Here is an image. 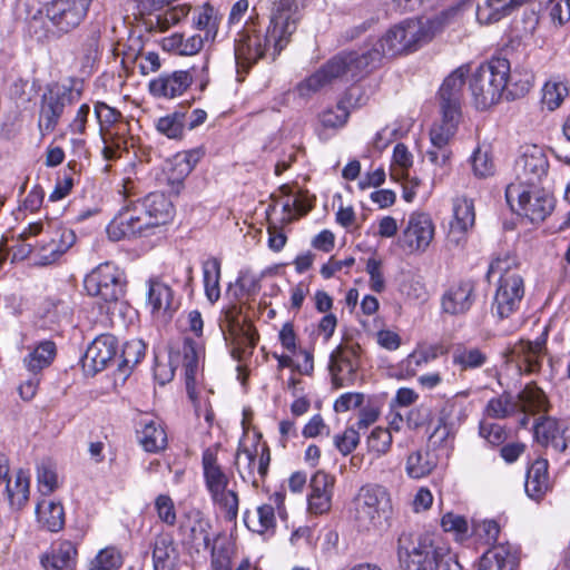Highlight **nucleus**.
Segmentation results:
<instances>
[{"label": "nucleus", "instance_id": "9d476101", "mask_svg": "<svg viewBox=\"0 0 570 570\" xmlns=\"http://www.w3.org/2000/svg\"><path fill=\"white\" fill-rule=\"evenodd\" d=\"M535 414L548 411V401L541 389L535 385L528 384L513 397L509 393H503L497 397H492L484 413L492 419H505L517 412Z\"/></svg>", "mask_w": 570, "mask_h": 570}, {"label": "nucleus", "instance_id": "423d86ee", "mask_svg": "<svg viewBox=\"0 0 570 570\" xmlns=\"http://www.w3.org/2000/svg\"><path fill=\"white\" fill-rule=\"evenodd\" d=\"M284 48L269 27L262 30L257 20L250 17L236 39L235 58L238 65L249 67L265 57L275 60Z\"/></svg>", "mask_w": 570, "mask_h": 570}, {"label": "nucleus", "instance_id": "09e8293b", "mask_svg": "<svg viewBox=\"0 0 570 570\" xmlns=\"http://www.w3.org/2000/svg\"><path fill=\"white\" fill-rule=\"evenodd\" d=\"M245 523L247 527L259 534H263L269 530H274L276 527L275 508L271 503H265L256 509V513L253 518L248 513L245 514Z\"/></svg>", "mask_w": 570, "mask_h": 570}, {"label": "nucleus", "instance_id": "7ed1b4c3", "mask_svg": "<svg viewBox=\"0 0 570 570\" xmlns=\"http://www.w3.org/2000/svg\"><path fill=\"white\" fill-rule=\"evenodd\" d=\"M499 276L497 289L491 303V313L498 320L510 318L523 301L525 286L514 256L505 254L493 259L489 266L488 277Z\"/></svg>", "mask_w": 570, "mask_h": 570}, {"label": "nucleus", "instance_id": "f3484780", "mask_svg": "<svg viewBox=\"0 0 570 570\" xmlns=\"http://www.w3.org/2000/svg\"><path fill=\"white\" fill-rule=\"evenodd\" d=\"M361 347L358 344L337 346L330 356V373L335 389L354 384L360 367Z\"/></svg>", "mask_w": 570, "mask_h": 570}, {"label": "nucleus", "instance_id": "0e129e2a", "mask_svg": "<svg viewBox=\"0 0 570 570\" xmlns=\"http://www.w3.org/2000/svg\"><path fill=\"white\" fill-rule=\"evenodd\" d=\"M471 164L476 177L485 178L494 174V163L487 149L476 148L471 157Z\"/></svg>", "mask_w": 570, "mask_h": 570}, {"label": "nucleus", "instance_id": "ddd939ff", "mask_svg": "<svg viewBox=\"0 0 570 570\" xmlns=\"http://www.w3.org/2000/svg\"><path fill=\"white\" fill-rule=\"evenodd\" d=\"M88 295L101 301L117 302L124 293L120 271L111 263H104L92 269L83 281Z\"/></svg>", "mask_w": 570, "mask_h": 570}, {"label": "nucleus", "instance_id": "4d7b16f0", "mask_svg": "<svg viewBox=\"0 0 570 570\" xmlns=\"http://www.w3.org/2000/svg\"><path fill=\"white\" fill-rule=\"evenodd\" d=\"M413 165V156L404 144H397L393 150V163L391 166V177L395 180L404 179L407 170Z\"/></svg>", "mask_w": 570, "mask_h": 570}, {"label": "nucleus", "instance_id": "0eeeda50", "mask_svg": "<svg viewBox=\"0 0 570 570\" xmlns=\"http://www.w3.org/2000/svg\"><path fill=\"white\" fill-rule=\"evenodd\" d=\"M509 72L510 62L505 58H493L476 69L470 82L476 108L487 109L499 102L508 86Z\"/></svg>", "mask_w": 570, "mask_h": 570}, {"label": "nucleus", "instance_id": "6ab92c4d", "mask_svg": "<svg viewBox=\"0 0 570 570\" xmlns=\"http://www.w3.org/2000/svg\"><path fill=\"white\" fill-rule=\"evenodd\" d=\"M302 0H275L273 3L269 29L278 45H285L291 41V37L297 29L301 19Z\"/></svg>", "mask_w": 570, "mask_h": 570}, {"label": "nucleus", "instance_id": "052dcab7", "mask_svg": "<svg viewBox=\"0 0 570 570\" xmlns=\"http://www.w3.org/2000/svg\"><path fill=\"white\" fill-rule=\"evenodd\" d=\"M189 165H185L180 159L174 156L167 168V181L171 191L179 194L183 188L185 178L190 174Z\"/></svg>", "mask_w": 570, "mask_h": 570}, {"label": "nucleus", "instance_id": "3c124183", "mask_svg": "<svg viewBox=\"0 0 570 570\" xmlns=\"http://www.w3.org/2000/svg\"><path fill=\"white\" fill-rule=\"evenodd\" d=\"M193 24L198 30L206 31L205 40H214L218 31L217 12L209 3L198 8L193 16Z\"/></svg>", "mask_w": 570, "mask_h": 570}, {"label": "nucleus", "instance_id": "a18cd8bd", "mask_svg": "<svg viewBox=\"0 0 570 570\" xmlns=\"http://www.w3.org/2000/svg\"><path fill=\"white\" fill-rule=\"evenodd\" d=\"M203 278L205 294L208 301L213 304L220 297V262L212 257L203 264Z\"/></svg>", "mask_w": 570, "mask_h": 570}, {"label": "nucleus", "instance_id": "20e7f679", "mask_svg": "<svg viewBox=\"0 0 570 570\" xmlns=\"http://www.w3.org/2000/svg\"><path fill=\"white\" fill-rule=\"evenodd\" d=\"M351 515L360 531L383 530L393 517L391 492L379 483L362 485L352 500Z\"/></svg>", "mask_w": 570, "mask_h": 570}, {"label": "nucleus", "instance_id": "4468645a", "mask_svg": "<svg viewBox=\"0 0 570 570\" xmlns=\"http://www.w3.org/2000/svg\"><path fill=\"white\" fill-rule=\"evenodd\" d=\"M435 235V225L431 216L423 212H413L399 237L400 246L409 254L426 252Z\"/></svg>", "mask_w": 570, "mask_h": 570}, {"label": "nucleus", "instance_id": "5701e85b", "mask_svg": "<svg viewBox=\"0 0 570 570\" xmlns=\"http://www.w3.org/2000/svg\"><path fill=\"white\" fill-rule=\"evenodd\" d=\"M193 83L188 70L164 72L149 81L148 89L156 98L174 99L181 96Z\"/></svg>", "mask_w": 570, "mask_h": 570}, {"label": "nucleus", "instance_id": "c85d7f7f", "mask_svg": "<svg viewBox=\"0 0 570 570\" xmlns=\"http://www.w3.org/2000/svg\"><path fill=\"white\" fill-rule=\"evenodd\" d=\"M148 305L153 315L165 322L171 318L177 307L173 289L159 281H150L149 283Z\"/></svg>", "mask_w": 570, "mask_h": 570}, {"label": "nucleus", "instance_id": "c03bdc74", "mask_svg": "<svg viewBox=\"0 0 570 570\" xmlns=\"http://www.w3.org/2000/svg\"><path fill=\"white\" fill-rule=\"evenodd\" d=\"M57 353L56 344L52 341L40 342L28 356L24 357V365L31 372H38L49 366Z\"/></svg>", "mask_w": 570, "mask_h": 570}, {"label": "nucleus", "instance_id": "4be33fe9", "mask_svg": "<svg viewBox=\"0 0 570 570\" xmlns=\"http://www.w3.org/2000/svg\"><path fill=\"white\" fill-rule=\"evenodd\" d=\"M468 73L469 67L460 66L445 78L439 91L441 114L461 116L463 87Z\"/></svg>", "mask_w": 570, "mask_h": 570}, {"label": "nucleus", "instance_id": "774afa93", "mask_svg": "<svg viewBox=\"0 0 570 570\" xmlns=\"http://www.w3.org/2000/svg\"><path fill=\"white\" fill-rule=\"evenodd\" d=\"M560 428L561 422L556 419L542 417L533 426L534 438L540 444L547 446Z\"/></svg>", "mask_w": 570, "mask_h": 570}, {"label": "nucleus", "instance_id": "72a5a7b5", "mask_svg": "<svg viewBox=\"0 0 570 570\" xmlns=\"http://www.w3.org/2000/svg\"><path fill=\"white\" fill-rule=\"evenodd\" d=\"M518 558L509 544H498L489 549L480 559L479 570H515Z\"/></svg>", "mask_w": 570, "mask_h": 570}, {"label": "nucleus", "instance_id": "bf43d9fd", "mask_svg": "<svg viewBox=\"0 0 570 570\" xmlns=\"http://www.w3.org/2000/svg\"><path fill=\"white\" fill-rule=\"evenodd\" d=\"M392 440L389 429L375 428L366 441L368 452L373 453L376 458L386 454L391 449Z\"/></svg>", "mask_w": 570, "mask_h": 570}, {"label": "nucleus", "instance_id": "ea45409f", "mask_svg": "<svg viewBox=\"0 0 570 570\" xmlns=\"http://www.w3.org/2000/svg\"><path fill=\"white\" fill-rule=\"evenodd\" d=\"M435 455L428 450H416L409 454L405 472L412 479L428 476L436 466Z\"/></svg>", "mask_w": 570, "mask_h": 570}, {"label": "nucleus", "instance_id": "9b49d317", "mask_svg": "<svg viewBox=\"0 0 570 570\" xmlns=\"http://www.w3.org/2000/svg\"><path fill=\"white\" fill-rule=\"evenodd\" d=\"M81 97L79 90L62 83L49 85L40 98L38 114V129L41 136L49 135L55 131L65 109Z\"/></svg>", "mask_w": 570, "mask_h": 570}, {"label": "nucleus", "instance_id": "f704fd0d", "mask_svg": "<svg viewBox=\"0 0 570 570\" xmlns=\"http://www.w3.org/2000/svg\"><path fill=\"white\" fill-rule=\"evenodd\" d=\"M470 394V390H464L449 399L441 410L440 420L454 426L464 422L471 410V403L468 402Z\"/></svg>", "mask_w": 570, "mask_h": 570}, {"label": "nucleus", "instance_id": "b1692460", "mask_svg": "<svg viewBox=\"0 0 570 570\" xmlns=\"http://www.w3.org/2000/svg\"><path fill=\"white\" fill-rule=\"evenodd\" d=\"M148 228L140 216L136 203L122 208L107 226V234L111 240H120L140 234Z\"/></svg>", "mask_w": 570, "mask_h": 570}, {"label": "nucleus", "instance_id": "aec40b11", "mask_svg": "<svg viewBox=\"0 0 570 570\" xmlns=\"http://www.w3.org/2000/svg\"><path fill=\"white\" fill-rule=\"evenodd\" d=\"M184 544L199 551L210 547V520L198 509H191L181 517L178 527Z\"/></svg>", "mask_w": 570, "mask_h": 570}, {"label": "nucleus", "instance_id": "f8f14e48", "mask_svg": "<svg viewBox=\"0 0 570 570\" xmlns=\"http://www.w3.org/2000/svg\"><path fill=\"white\" fill-rule=\"evenodd\" d=\"M505 199L510 208L523 215L532 223L542 222L553 209V198L535 187L522 188L515 181L510 183L505 189Z\"/></svg>", "mask_w": 570, "mask_h": 570}, {"label": "nucleus", "instance_id": "de8ad7c7", "mask_svg": "<svg viewBox=\"0 0 570 570\" xmlns=\"http://www.w3.org/2000/svg\"><path fill=\"white\" fill-rule=\"evenodd\" d=\"M145 350L146 346L140 340H131L124 344L118 364V372L124 377H127L131 370L142 360Z\"/></svg>", "mask_w": 570, "mask_h": 570}, {"label": "nucleus", "instance_id": "c9c22d12", "mask_svg": "<svg viewBox=\"0 0 570 570\" xmlns=\"http://www.w3.org/2000/svg\"><path fill=\"white\" fill-rule=\"evenodd\" d=\"M210 548V569L212 570H232L233 560L236 554L235 544L225 535L214 537Z\"/></svg>", "mask_w": 570, "mask_h": 570}, {"label": "nucleus", "instance_id": "f257e3e1", "mask_svg": "<svg viewBox=\"0 0 570 570\" xmlns=\"http://www.w3.org/2000/svg\"><path fill=\"white\" fill-rule=\"evenodd\" d=\"M465 4H472V0H463L431 19L404 20L391 27L371 48H365L362 52L335 56L298 83V95L308 97L344 75L357 77L371 71L381 63L383 58H394L416 51L455 19Z\"/></svg>", "mask_w": 570, "mask_h": 570}, {"label": "nucleus", "instance_id": "1a4fd4ad", "mask_svg": "<svg viewBox=\"0 0 570 570\" xmlns=\"http://www.w3.org/2000/svg\"><path fill=\"white\" fill-rule=\"evenodd\" d=\"M204 354L203 346L189 338L186 337L181 342V344L176 347H171L169 352V364L170 368H166L165 365L157 364L155 367V377L160 382V384H165L170 381L174 376V367L179 365L184 368L185 383L188 396L195 401L196 400V375L199 370V360Z\"/></svg>", "mask_w": 570, "mask_h": 570}, {"label": "nucleus", "instance_id": "69168bd1", "mask_svg": "<svg viewBox=\"0 0 570 570\" xmlns=\"http://www.w3.org/2000/svg\"><path fill=\"white\" fill-rule=\"evenodd\" d=\"M402 292L410 298L420 303H424L430 298V292L425 281L421 275H412L402 285Z\"/></svg>", "mask_w": 570, "mask_h": 570}, {"label": "nucleus", "instance_id": "37998d69", "mask_svg": "<svg viewBox=\"0 0 570 570\" xmlns=\"http://www.w3.org/2000/svg\"><path fill=\"white\" fill-rule=\"evenodd\" d=\"M488 362V355L481 348L458 346L452 352V363L460 371H470L482 367Z\"/></svg>", "mask_w": 570, "mask_h": 570}, {"label": "nucleus", "instance_id": "2f4dec72", "mask_svg": "<svg viewBox=\"0 0 570 570\" xmlns=\"http://www.w3.org/2000/svg\"><path fill=\"white\" fill-rule=\"evenodd\" d=\"M78 551L76 546L68 540L59 542L40 558V563L46 570H73L77 563Z\"/></svg>", "mask_w": 570, "mask_h": 570}, {"label": "nucleus", "instance_id": "7c9ffc66", "mask_svg": "<svg viewBox=\"0 0 570 570\" xmlns=\"http://www.w3.org/2000/svg\"><path fill=\"white\" fill-rule=\"evenodd\" d=\"M524 489L527 495L537 502L551 490L547 460L538 459L532 463L527 472Z\"/></svg>", "mask_w": 570, "mask_h": 570}, {"label": "nucleus", "instance_id": "680f3d73", "mask_svg": "<svg viewBox=\"0 0 570 570\" xmlns=\"http://www.w3.org/2000/svg\"><path fill=\"white\" fill-rule=\"evenodd\" d=\"M37 482L42 495H49L58 488L56 470L49 462H42L38 465Z\"/></svg>", "mask_w": 570, "mask_h": 570}, {"label": "nucleus", "instance_id": "412c9836", "mask_svg": "<svg viewBox=\"0 0 570 570\" xmlns=\"http://www.w3.org/2000/svg\"><path fill=\"white\" fill-rule=\"evenodd\" d=\"M118 352L117 338L111 334L97 336L88 346L82 358L83 370L92 375L104 371L115 361Z\"/></svg>", "mask_w": 570, "mask_h": 570}, {"label": "nucleus", "instance_id": "f03ea898", "mask_svg": "<svg viewBox=\"0 0 570 570\" xmlns=\"http://www.w3.org/2000/svg\"><path fill=\"white\" fill-rule=\"evenodd\" d=\"M397 557L402 570H461L450 548L429 534L413 539L403 533L399 538Z\"/></svg>", "mask_w": 570, "mask_h": 570}, {"label": "nucleus", "instance_id": "e433bc0d", "mask_svg": "<svg viewBox=\"0 0 570 570\" xmlns=\"http://www.w3.org/2000/svg\"><path fill=\"white\" fill-rule=\"evenodd\" d=\"M36 514L39 523L51 532H58L65 525V510L60 502L42 499L37 504Z\"/></svg>", "mask_w": 570, "mask_h": 570}, {"label": "nucleus", "instance_id": "e2e57ef3", "mask_svg": "<svg viewBox=\"0 0 570 570\" xmlns=\"http://www.w3.org/2000/svg\"><path fill=\"white\" fill-rule=\"evenodd\" d=\"M534 82V76L529 70H514L509 72L508 86L511 87V94L513 96H524L532 88Z\"/></svg>", "mask_w": 570, "mask_h": 570}, {"label": "nucleus", "instance_id": "473e14b6", "mask_svg": "<svg viewBox=\"0 0 570 570\" xmlns=\"http://www.w3.org/2000/svg\"><path fill=\"white\" fill-rule=\"evenodd\" d=\"M138 441L146 452L157 453L167 446V433L159 419L140 420Z\"/></svg>", "mask_w": 570, "mask_h": 570}, {"label": "nucleus", "instance_id": "bb28decb", "mask_svg": "<svg viewBox=\"0 0 570 570\" xmlns=\"http://www.w3.org/2000/svg\"><path fill=\"white\" fill-rule=\"evenodd\" d=\"M546 353V340L538 338L534 342L520 341L510 351V361L517 363L520 370L534 373L541 368Z\"/></svg>", "mask_w": 570, "mask_h": 570}, {"label": "nucleus", "instance_id": "a878e982", "mask_svg": "<svg viewBox=\"0 0 570 570\" xmlns=\"http://www.w3.org/2000/svg\"><path fill=\"white\" fill-rule=\"evenodd\" d=\"M475 222L474 204L465 197H456L453 200V219L450 223L448 242L460 246L465 242V235Z\"/></svg>", "mask_w": 570, "mask_h": 570}, {"label": "nucleus", "instance_id": "6e6d98bb", "mask_svg": "<svg viewBox=\"0 0 570 570\" xmlns=\"http://www.w3.org/2000/svg\"><path fill=\"white\" fill-rule=\"evenodd\" d=\"M189 11L190 7L188 4L170 7L163 13L157 14L155 21L150 20V29L164 32L187 17Z\"/></svg>", "mask_w": 570, "mask_h": 570}, {"label": "nucleus", "instance_id": "13d9d810", "mask_svg": "<svg viewBox=\"0 0 570 570\" xmlns=\"http://www.w3.org/2000/svg\"><path fill=\"white\" fill-rule=\"evenodd\" d=\"M218 325L224 338L228 335L239 333L240 328L246 326L240 320V307L236 304H232L224 308L218 318Z\"/></svg>", "mask_w": 570, "mask_h": 570}, {"label": "nucleus", "instance_id": "8fccbe9b", "mask_svg": "<svg viewBox=\"0 0 570 570\" xmlns=\"http://www.w3.org/2000/svg\"><path fill=\"white\" fill-rule=\"evenodd\" d=\"M186 125V112L176 110L156 120L157 131L169 139H179L184 135Z\"/></svg>", "mask_w": 570, "mask_h": 570}, {"label": "nucleus", "instance_id": "603ef678", "mask_svg": "<svg viewBox=\"0 0 570 570\" xmlns=\"http://www.w3.org/2000/svg\"><path fill=\"white\" fill-rule=\"evenodd\" d=\"M278 206H281L283 213L281 218L282 225L291 223L297 216L307 212L303 202L298 197L292 195H284L275 198L274 204L269 206V210L275 212Z\"/></svg>", "mask_w": 570, "mask_h": 570}, {"label": "nucleus", "instance_id": "79ce46f5", "mask_svg": "<svg viewBox=\"0 0 570 570\" xmlns=\"http://www.w3.org/2000/svg\"><path fill=\"white\" fill-rule=\"evenodd\" d=\"M461 116L454 114H442L440 124H435L430 131V139L433 147L444 148L454 136Z\"/></svg>", "mask_w": 570, "mask_h": 570}, {"label": "nucleus", "instance_id": "393cba45", "mask_svg": "<svg viewBox=\"0 0 570 570\" xmlns=\"http://www.w3.org/2000/svg\"><path fill=\"white\" fill-rule=\"evenodd\" d=\"M475 301V286L472 281L452 284L441 297L442 312L450 315L465 314Z\"/></svg>", "mask_w": 570, "mask_h": 570}, {"label": "nucleus", "instance_id": "49530a36", "mask_svg": "<svg viewBox=\"0 0 570 570\" xmlns=\"http://www.w3.org/2000/svg\"><path fill=\"white\" fill-rule=\"evenodd\" d=\"M568 95L569 88L563 81L550 79L541 89V104L547 110L554 111L561 107Z\"/></svg>", "mask_w": 570, "mask_h": 570}, {"label": "nucleus", "instance_id": "c756f323", "mask_svg": "<svg viewBox=\"0 0 570 570\" xmlns=\"http://www.w3.org/2000/svg\"><path fill=\"white\" fill-rule=\"evenodd\" d=\"M151 549L154 570H176L179 561V551L171 534H157Z\"/></svg>", "mask_w": 570, "mask_h": 570}, {"label": "nucleus", "instance_id": "2eb2a0df", "mask_svg": "<svg viewBox=\"0 0 570 570\" xmlns=\"http://www.w3.org/2000/svg\"><path fill=\"white\" fill-rule=\"evenodd\" d=\"M549 161L544 150L530 145L522 148V153L514 164V180L517 185L525 187H537L547 176Z\"/></svg>", "mask_w": 570, "mask_h": 570}, {"label": "nucleus", "instance_id": "dca6fc26", "mask_svg": "<svg viewBox=\"0 0 570 570\" xmlns=\"http://www.w3.org/2000/svg\"><path fill=\"white\" fill-rule=\"evenodd\" d=\"M92 0H52L46 6V17L58 35L76 29L87 16Z\"/></svg>", "mask_w": 570, "mask_h": 570}, {"label": "nucleus", "instance_id": "864d4df0", "mask_svg": "<svg viewBox=\"0 0 570 570\" xmlns=\"http://www.w3.org/2000/svg\"><path fill=\"white\" fill-rule=\"evenodd\" d=\"M121 564L120 551L115 547H106L88 562L87 570H118Z\"/></svg>", "mask_w": 570, "mask_h": 570}, {"label": "nucleus", "instance_id": "a19ab883", "mask_svg": "<svg viewBox=\"0 0 570 570\" xmlns=\"http://www.w3.org/2000/svg\"><path fill=\"white\" fill-rule=\"evenodd\" d=\"M257 335L250 325L242 327L239 333L228 335L225 341L232 346V356L236 361H242L250 355L257 343Z\"/></svg>", "mask_w": 570, "mask_h": 570}, {"label": "nucleus", "instance_id": "a211bd4d", "mask_svg": "<svg viewBox=\"0 0 570 570\" xmlns=\"http://www.w3.org/2000/svg\"><path fill=\"white\" fill-rule=\"evenodd\" d=\"M271 462L268 446L255 443L252 448H239L236 453L235 465L244 481L249 480L255 488L267 475Z\"/></svg>", "mask_w": 570, "mask_h": 570}, {"label": "nucleus", "instance_id": "39448f33", "mask_svg": "<svg viewBox=\"0 0 570 570\" xmlns=\"http://www.w3.org/2000/svg\"><path fill=\"white\" fill-rule=\"evenodd\" d=\"M42 235L37 245L38 264L46 266L56 263L76 243L72 229L53 220H38L26 226L18 238L27 240Z\"/></svg>", "mask_w": 570, "mask_h": 570}, {"label": "nucleus", "instance_id": "6e6552de", "mask_svg": "<svg viewBox=\"0 0 570 570\" xmlns=\"http://www.w3.org/2000/svg\"><path fill=\"white\" fill-rule=\"evenodd\" d=\"M205 485L214 504L218 505L228 520L236 519L238 513V495L229 489V476L218 463L217 454L206 449L202 458Z\"/></svg>", "mask_w": 570, "mask_h": 570}, {"label": "nucleus", "instance_id": "338daca9", "mask_svg": "<svg viewBox=\"0 0 570 570\" xmlns=\"http://www.w3.org/2000/svg\"><path fill=\"white\" fill-rule=\"evenodd\" d=\"M348 116L347 108L338 102L335 107L323 111L320 120L325 128H341L347 122Z\"/></svg>", "mask_w": 570, "mask_h": 570}, {"label": "nucleus", "instance_id": "4c0bfd02", "mask_svg": "<svg viewBox=\"0 0 570 570\" xmlns=\"http://www.w3.org/2000/svg\"><path fill=\"white\" fill-rule=\"evenodd\" d=\"M6 492L12 509H22L29 500L30 476L23 470H18L13 479L7 478Z\"/></svg>", "mask_w": 570, "mask_h": 570}, {"label": "nucleus", "instance_id": "58836bf2", "mask_svg": "<svg viewBox=\"0 0 570 570\" xmlns=\"http://www.w3.org/2000/svg\"><path fill=\"white\" fill-rule=\"evenodd\" d=\"M204 41L205 39L200 35L184 38L180 33H174L161 40V47L164 50L178 56H194L202 50Z\"/></svg>", "mask_w": 570, "mask_h": 570}, {"label": "nucleus", "instance_id": "5fc2aeb1", "mask_svg": "<svg viewBox=\"0 0 570 570\" xmlns=\"http://www.w3.org/2000/svg\"><path fill=\"white\" fill-rule=\"evenodd\" d=\"M100 135L104 142L102 157L105 160L118 159L127 150V140L119 130H101Z\"/></svg>", "mask_w": 570, "mask_h": 570}, {"label": "nucleus", "instance_id": "cd10ccee", "mask_svg": "<svg viewBox=\"0 0 570 570\" xmlns=\"http://www.w3.org/2000/svg\"><path fill=\"white\" fill-rule=\"evenodd\" d=\"M135 203L148 228L164 225L173 217V205L164 194L153 193Z\"/></svg>", "mask_w": 570, "mask_h": 570}]
</instances>
